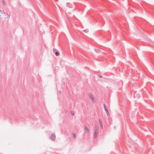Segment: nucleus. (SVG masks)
Instances as JSON below:
<instances>
[{
    "label": "nucleus",
    "mask_w": 154,
    "mask_h": 154,
    "mask_svg": "<svg viewBox=\"0 0 154 154\" xmlns=\"http://www.w3.org/2000/svg\"><path fill=\"white\" fill-rule=\"evenodd\" d=\"M104 109L107 114V115L108 116H109V112L106 106L104 104Z\"/></svg>",
    "instance_id": "f257e3e1"
},
{
    "label": "nucleus",
    "mask_w": 154,
    "mask_h": 154,
    "mask_svg": "<svg viewBox=\"0 0 154 154\" xmlns=\"http://www.w3.org/2000/svg\"><path fill=\"white\" fill-rule=\"evenodd\" d=\"M0 12H2V11L1 10H0Z\"/></svg>",
    "instance_id": "4468645a"
},
{
    "label": "nucleus",
    "mask_w": 154,
    "mask_h": 154,
    "mask_svg": "<svg viewBox=\"0 0 154 154\" xmlns=\"http://www.w3.org/2000/svg\"><path fill=\"white\" fill-rule=\"evenodd\" d=\"M99 121L100 125H101L102 124H103L102 121L100 119H99Z\"/></svg>",
    "instance_id": "6e6552de"
},
{
    "label": "nucleus",
    "mask_w": 154,
    "mask_h": 154,
    "mask_svg": "<svg viewBox=\"0 0 154 154\" xmlns=\"http://www.w3.org/2000/svg\"><path fill=\"white\" fill-rule=\"evenodd\" d=\"M98 128L97 126L95 127V131L98 132Z\"/></svg>",
    "instance_id": "423d86ee"
},
{
    "label": "nucleus",
    "mask_w": 154,
    "mask_h": 154,
    "mask_svg": "<svg viewBox=\"0 0 154 154\" xmlns=\"http://www.w3.org/2000/svg\"><path fill=\"white\" fill-rule=\"evenodd\" d=\"M98 132L95 131L94 133V137L95 138H96L97 136V133Z\"/></svg>",
    "instance_id": "39448f33"
},
{
    "label": "nucleus",
    "mask_w": 154,
    "mask_h": 154,
    "mask_svg": "<svg viewBox=\"0 0 154 154\" xmlns=\"http://www.w3.org/2000/svg\"><path fill=\"white\" fill-rule=\"evenodd\" d=\"M55 54L57 56H58L59 55V53L57 51L55 53Z\"/></svg>",
    "instance_id": "1a4fd4ad"
},
{
    "label": "nucleus",
    "mask_w": 154,
    "mask_h": 154,
    "mask_svg": "<svg viewBox=\"0 0 154 154\" xmlns=\"http://www.w3.org/2000/svg\"><path fill=\"white\" fill-rule=\"evenodd\" d=\"M100 125L101 128H103V124H102L101 125Z\"/></svg>",
    "instance_id": "ddd939ff"
},
{
    "label": "nucleus",
    "mask_w": 154,
    "mask_h": 154,
    "mask_svg": "<svg viewBox=\"0 0 154 154\" xmlns=\"http://www.w3.org/2000/svg\"><path fill=\"white\" fill-rule=\"evenodd\" d=\"M71 6H70V7H71V5H70Z\"/></svg>",
    "instance_id": "2eb2a0df"
},
{
    "label": "nucleus",
    "mask_w": 154,
    "mask_h": 154,
    "mask_svg": "<svg viewBox=\"0 0 154 154\" xmlns=\"http://www.w3.org/2000/svg\"><path fill=\"white\" fill-rule=\"evenodd\" d=\"M72 135L73 137L74 138H76V134L75 133H72Z\"/></svg>",
    "instance_id": "0eeeda50"
},
{
    "label": "nucleus",
    "mask_w": 154,
    "mask_h": 154,
    "mask_svg": "<svg viewBox=\"0 0 154 154\" xmlns=\"http://www.w3.org/2000/svg\"><path fill=\"white\" fill-rule=\"evenodd\" d=\"M55 137L56 136L55 134H53L51 136V138L52 140H54L55 138Z\"/></svg>",
    "instance_id": "20e7f679"
},
{
    "label": "nucleus",
    "mask_w": 154,
    "mask_h": 154,
    "mask_svg": "<svg viewBox=\"0 0 154 154\" xmlns=\"http://www.w3.org/2000/svg\"><path fill=\"white\" fill-rule=\"evenodd\" d=\"M2 2H3V4L4 5H5V2L4 0H2Z\"/></svg>",
    "instance_id": "9b49d317"
},
{
    "label": "nucleus",
    "mask_w": 154,
    "mask_h": 154,
    "mask_svg": "<svg viewBox=\"0 0 154 154\" xmlns=\"http://www.w3.org/2000/svg\"><path fill=\"white\" fill-rule=\"evenodd\" d=\"M89 96L90 99L92 100L93 102L94 103V98L93 95L91 94H89Z\"/></svg>",
    "instance_id": "7ed1b4c3"
},
{
    "label": "nucleus",
    "mask_w": 154,
    "mask_h": 154,
    "mask_svg": "<svg viewBox=\"0 0 154 154\" xmlns=\"http://www.w3.org/2000/svg\"><path fill=\"white\" fill-rule=\"evenodd\" d=\"M71 114L73 116L74 115V112L73 111H71Z\"/></svg>",
    "instance_id": "9d476101"
},
{
    "label": "nucleus",
    "mask_w": 154,
    "mask_h": 154,
    "mask_svg": "<svg viewBox=\"0 0 154 154\" xmlns=\"http://www.w3.org/2000/svg\"><path fill=\"white\" fill-rule=\"evenodd\" d=\"M84 131L86 133L88 134L89 133V130L86 126H85Z\"/></svg>",
    "instance_id": "f03ea898"
},
{
    "label": "nucleus",
    "mask_w": 154,
    "mask_h": 154,
    "mask_svg": "<svg viewBox=\"0 0 154 154\" xmlns=\"http://www.w3.org/2000/svg\"><path fill=\"white\" fill-rule=\"evenodd\" d=\"M5 14H7V13H5ZM7 16L6 17H7V18H8V17L9 18L10 17V15L9 14H7Z\"/></svg>",
    "instance_id": "f8f14e48"
}]
</instances>
